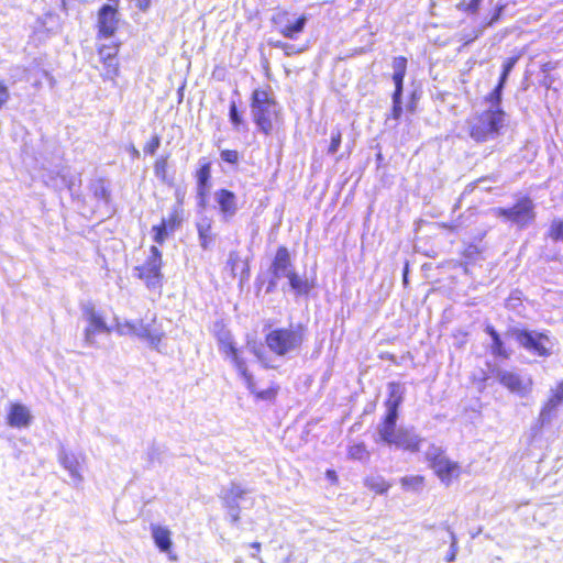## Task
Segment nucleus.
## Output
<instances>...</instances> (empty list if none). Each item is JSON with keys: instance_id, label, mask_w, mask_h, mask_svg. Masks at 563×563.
<instances>
[{"instance_id": "f257e3e1", "label": "nucleus", "mask_w": 563, "mask_h": 563, "mask_svg": "<svg viewBox=\"0 0 563 563\" xmlns=\"http://www.w3.org/2000/svg\"><path fill=\"white\" fill-rule=\"evenodd\" d=\"M252 119L263 135H271L282 123V110L269 84L255 88L250 96Z\"/></svg>"}, {"instance_id": "f03ea898", "label": "nucleus", "mask_w": 563, "mask_h": 563, "mask_svg": "<svg viewBox=\"0 0 563 563\" xmlns=\"http://www.w3.org/2000/svg\"><path fill=\"white\" fill-rule=\"evenodd\" d=\"M506 112L503 108H488L466 119L468 136L478 144L498 137L506 125Z\"/></svg>"}, {"instance_id": "7ed1b4c3", "label": "nucleus", "mask_w": 563, "mask_h": 563, "mask_svg": "<svg viewBox=\"0 0 563 563\" xmlns=\"http://www.w3.org/2000/svg\"><path fill=\"white\" fill-rule=\"evenodd\" d=\"M220 350L231 360L240 376L244 380L246 388L256 400L275 401L279 393V385L272 383L268 388L258 390L254 377L247 369L245 360L241 356L239 349L230 333L218 335Z\"/></svg>"}, {"instance_id": "20e7f679", "label": "nucleus", "mask_w": 563, "mask_h": 563, "mask_svg": "<svg viewBox=\"0 0 563 563\" xmlns=\"http://www.w3.org/2000/svg\"><path fill=\"white\" fill-rule=\"evenodd\" d=\"M307 327L302 323L271 329L264 336L267 349L276 356H286L299 350L306 340Z\"/></svg>"}, {"instance_id": "39448f33", "label": "nucleus", "mask_w": 563, "mask_h": 563, "mask_svg": "<svg viewBox=\"0 0 563 563\" xmlns=\"http://www.w3.org/2000/svg\"><path fill=\"white\" fill-rule=\"evenodd\" d=\"M163 254L158 246L150 247V255L144 263L134 267L135 276L144 283L147 289L162 291L164 286Z\"/></svg>"}, {"instance_id": "423d86ee", "label": "nucleus", "mask_w": 563, "mask_h": 563, "mask_svg": "<svg viewBox=\"0 0 563 563\" xmlns=\"http://www.w3.org/2000/svg\"><path fill=\"white\" fill-rule=\"evenodd\" d=\"M496 217L523 229L536 220L534 203L529 196H522L511 207H499L494 210Z\"/></svg>"}, {"instance_id": "0eeeda50", "label": "nucleus", "mask_w": 563, "mask_h": 563, "mask_svg": "<svg viewBox=\"0 0 563 563\" xmlns=\"http://www.w3.org/2000/svg\"><path fill=\"white\" fill-rule=\"evenodd\" d=\"M274 29L284 37L297 40L303 33L308 18L289 9H278L272 16Z\"/></svg>"}, {"instance_id": "6e6552de", "label": "nucleus", "mask_w": 563, "mask_h": 563, "mask_svg": "<svg viewBox=\"0 0 563 563\" xmlns=\"http://www.w3.org/2000/svg\"><path fill=\"white\" fill-rule=\"evenodd\" d=\"M512 335L519 345L527 351L534 353L541 357H548L551 355V349L547 346L550 342V338L545 332H532L526 329H510L508 331Z\"/></svg>"}, {"instance_id": "1a4fd4ad", "label": "nucleus", "mask_w": 563, "mask_h": 563, "mask_svg": "<svg viewBox=\"0 0 563 563\" xmlns=\"http://www.w3.org/2000/svg\"><path fill=\"white\" fill-rule=\"evenodd\" d=\"M429 466L433 470L437 477L446 486L462 474L460 463L445 456L443 450L437 449L432 454L427 456Z\"/></svg>"}, {"instance_id": "9d476101", "label": "nucleus", "mask_w": 563, "mask_h": 563, "mask_svg": "<svg viewBox=\"0 0 563 563\" xmlns=\"http://www.w3.org/2000/svg\"><path fill=\"white\" fill-rule=\"evenodd\" d=\"M120 41H110L108 43H101L97 46L99 60L103 67V73L101 74V76L104 80L114 81L120 74Z\"/></svg>"}, {"instance_id": "9b49d317", "label": "nucleus", "mask_w": 563, "mask_h": 563, "mask_svg": "<svg viewBox=\"0 0 563 563\" xmlns=\"http://www.w3.org/2000/svg\"><path fill=\"white\" fill-rule=\"evenodd\" d=\"M183 221L184 209L179 203L172 209L168 217L162 218L157 224L152 227L153 241L158 245H163L181 227Z\"/></svg>"}, {"instance_id": "f8f14e48", "label": "nucleus", "mask_w": 563, "mask_h": 563, "mask_svg": "<svg viewBox=\"0 0 563 563\" xmlns=\"http://www.w3.org/2000/svg\"><path fill=\"white\" fill-rule=\"evenodd\" d=\"M498 382L509 393L519 397L529 396L533 388V379L530 376L523 377L512 371L499 372Z\"/></svg>"}, {"instance_id": "ddd939ff", "label": "nucleus", "mask_w": 563, "mask_h": 563, "mask_svg": "<svg viewBox=\"0 0 563 563\" xmlns=\"http://www.w3.org/2000/svg\"><path fill=\"white\" fill-rule=\"evenodd\" d=\"M119 26L118 9L110 4L102 5L98 11L97 38H108L114 35Z\"/></svg>"}, {"instance_id": "4468645a", "label": "nucleus", "mask_w": 563, "mask_h": 563, "mask_svg": "<svg viewBox=\"0 0 563 563\" xmlns=\"http://www.w3.org/2000/svg\"><path fill=\"white\" fill-rule=\"evenodd\" d=\"M84 316L87 321V327L84 331L85 342L92 344L93 338L98 333H110L111 328L107 325L102 314L98 312L93 306H86L84 308Z\"/></svg>"}, {"instance_id": "2eb2a0df", "label": "nucleus", "mask_w": 563, "mask_h": 563, "mask_svg": "<svg viewBox=\"0 0 563 563\" xmlns=\"http://www.w3.org/2000/svg\"><path fill=\"white\" fill-rule=\"evenodd\" d=\"M200 165L195 170V179H196V189H197V198L199 200L200 206H205L207 202V198L210 189V180H211V162L202 157L200 158Z\"/></svg>"}, {"instance_id": "dca6fc26", "label": "nucleus", "mask_w": 563, "mask_h": 563, "mask_svg": "<svg viewBox=\"0 0 563 563\" xmlns=\"http://www.w3.org/2000/svg\"><path fill=\"white\" fill-rule=\"evenodd\" d=\"M121 333L133 334L137 338L144 339L148 341L152 345H158L163 338V332L151 324H143L142 321L135 322H125L120 327L119 330Z\"/></svg>"}, {"instance_id": "f3484780", "label": "nucleus", "mask_w": 563, "mask_h": 563, "mask_svg": "<svg viewBox=\"0 0 563 563\" xmlns=\"http://www.w3.org/2000/svg\"><path fill=\"white\" fill-rule=\"evenodd\" d=\"M295 269L290 252L285 245L276 249L275 255L271 263V273L275 278L285 277L289 272Z\"/></svg>"}, {"instance_id": "a211bd4d", "label": "nucleus", "mask_w": 563, "mask_h": 563, "mask_svg": "<svg viewBox=\"0 0 563 563\" xmlns=\"http://www.w3.org/2000/svg\"><path fill=\"white\" fill-rule=\"evenodd\" d=\"M422 440L416 435L410 429L399 428L397 434L388 443L401 450L409 452H418L420 450Z\"/></svg>"}, {"instance_id": "6ab92c4d", "label": "nucleus", "mask_w": 563, "mask_h": 563, "mask_svg": "<svg viewBox=\"0 0 563 563\" xmlns=\"http://www.w3.org/2000/svg\"><path fill=\"white\" fill-rule=\"evenodd\" d=\"M32 416L29 409L19 402L11 404L7 415V423L13 428H25L31 423Z\"/></svg>"}, {"instance_id": "aec40b11", "label": "nucleus", "mask_w": 563, "mask_h": 563, "mask_svg": "<svg viewBox=\"0 0 563 563\" xmlns=\"http://www.w3.org/2000/svg\"><path fill=\"white\" fill-rule=\"evenodd\" d=\"M399 412L386 411L382 418L378 427V433L383 442L389 443L391 439L397 434L399 428H397Z\"/></svg>"}, {"instance_id": "412c9836", "label": "nucleus", "mask_w": 563, "mask_h": 563, "mask_svg": "<svg viewBox=\"0 0 563 563\" xmlns=\"http://www.w3.org/2000/svg\"><path fill=\"white\" fill-rule=\"evenodd\" d=\"M216 200L219 206L220 212L224 217H233L238 210L236 196L229 189H219L216 192Z\"/></svg>"}, {"instance_id": "4be33fe9", "label": "nucleus", "mask_w": 563, "mask_h": 563, "mask_svg": "<svg viewBox=\"0 0 563 563\" xmlns=\"http://www.w3.org/2000/svg\"><path fill=\"white\" fill-rule=\"evenodd\" d=\"M387 388L388 394L384 401L386 411L399 412V408L404 401V387L399 382H389Z\"/></svg>"}, {"instance_id": "5701e85b", "label": "nucleus", "mask_w": 563, "mask_h": 563, "mask_svg": "<svg viewBox=\"0 0 563 563\" xmlns=\"http://www.w3.org/2000/svg\"><path fill=\"white\" fill-rule=\"evenodd\" d=\"M563 404V380L558 382L553 388H551L548 399L541 408V417H551L559 406Z\"/></svg>"}, {"instance_id": "b1692460", "label": "nucleus", "mask_w": 563, "mask_h": 563, "mask_svg": "<svg viewBox=\"0 0 563 563\" xmlns=\"http://www.w3.org/2000/svg\"><path fill=\"white\" fill-rule=\"evenodd\" d=\"M485 332L490 336L492 339V345L490 351L492 354L496 357L500 358H509L511 355V350L508 349L504 341L501 340L500 334L497 332V330L492 324H487L485 327Z\"/></svg>"}, {"instance_id": "393cba45", "label": "nucleus", "mask_w": 563, "mask_h": 563, "mask_svg": "<svg viewBox=\"0 0 563 563\" xmlns=\"http://www.w3.org/2000/svg\"><path fill=\"white\" fill-rule=\"evenodd\" d=\"M196 230L201 249L208 250L216 240V233L212 229V220L207 217L202 218L196 223Z\"/></svg>"}, {"instance_id": "a878e982", "label": "nucleus", "mask_w": 563, "mask_h": 563, "mask_svg": "<svg viewBox=\"0 0 563 563\" xmlns=\"http://www.w3.org/2000/svg\"><path fill=\"white\" fill-rule=\"evenodd\" d=\"M152 538L161 552L169 553L172 550V532L168 528L158 525L151 526Z\"/></svg>"}, {"instance_id": "bb28decb", "label": "nucleus", "mask_w": 563, "mask_h": 563, "mask_svg": "<svg viewBox=\"0 0 563 563\" xmlns=\"http://www.w3.org/2000/svg\"><path fill=\"white\" fill-rule=\"evenodd\" d=\"M285 277L288 279L291 290L298 296L308 295L313 287L312 283L300 277L295 269L289 272Z\"/></svg>"}, {"instance_id": "cd10ccee", "label": "nucleus", "mask_w": 563, "mask_h": 563, "mask_svg": "<svg viewBox=\"0 0 563 563\" xmlns=\"http://www.w3.org/2000/svg\"><path fill=\"white\" fill-rule=\"evenodd\" d=\"M364 485L376 495H385L391 487V484L382 476H367L364 478Z\"/></svg>"}, {"instance_id": "c85d7f7f", "label": "nucleus", "mask_w": 563, "mask_h": 563, "mask_svg": "<svg viewBox=\"0 0 563 563\" xmlns=\"http://www.w3.org/2000/svg\"><path fill=\"white\" fill-rule=\"evenodd\" d=\"M347 457L353 461H366L369 459V451L364 442H358L347 448Z\"/></svg>"}, {"instance_id": "c756f323", "label": "nucleus", "mask_w": 563, "mask_h": 563, "mask_svg": "<svg viewBox=\"0 0 563 563\" xmlns=\"http://www.w3.org/2000/svg\"><path fill=\"white\" fill-rule=\"evenodd\" d=\"M482 3L483 0H459L456 9L468 16H475L478 14Z\"/></svg>"}, {"instance_id": "7c9ffc66", "label": "nucleus", "mask_w": 563, "mask_h": 563, "mask_svg": "<svg viewBox=\"0 0 563 563\" xmlns=\"http://www.w3.org/2000/svg\"><path fill=\"white\" fill-rule=\"evenodd\" d=\"M271 45L275 48L283 51V53L287 57L301 54L307 49L306 45L298 46V45L289 44L287 42H282V41L271 42Z\"/></svg>"}, {"instance_id": "2f4dec72", "label": "nucleus", "mask_w": 563, "mask_h": 563, "mask_svg": "<svg viewBox=\"0 0 563 563\" xmlns=\"http://www.w3.org/2000/svg\"><path fill=\"white\" fill-rule=\"evenodd\" d=\"M547 238L552 242L563 241V218H555L551 221Z\"/></svg>"}, {"instance_id": "473e14b6", "label": "nucleus", "mask_w": 563, "mask_h": 563, "mask_svg": "<svg viewBox=\"0 0 563 563\" xmlns=\"http://www.w3.org/2000/svg\"><path fill=\"white\" fill-rule=\"evenodd\" d=\"M167 168V157H161L154 164V174L163 183L172 184V179L168 178Z\"/></svg>"}, {"instance_id": "72a5a7b5", "label": "nucleus", "mask_w": 563, "mask_h": 563, "mask_svg": "<svg viewBox=\"0 0 563 563\" xmlns=\"http://www.w3.org/2000/svg\"><path fill=\"white\" fill-rule=\"evenodd\" d=\"M229 119L230 122L235 130H240L242 125L245 124L244 118L242 113L239 111L236 102L231 101L229 107Z\"/></svg>"}, {"instance_id": "f704fd0d", "label": "nucleus", "mask_w": 563, "mask_h": 563, "mask_svg": "<svg viewBox=\"0 0 563 563\" xmlns=\"http://www.w3.org/2000/svg\"><path fill=\"white\" fill-rule=\"evenodd\" d=\"M408 60L405 56H398L393 59L394 74L393 78L405 79L407 73Z\"/></svg>"}, {"instance_id": "c9c22d12", "label": "nucleus", "mask_w": 563, "mask_h": 563, "mask_svg": "<svg viewBox=\"0 0 563 563\" xmlns=\"http://www.w3.org/2000/svg\"><path fill=\"white\" fill-rule=\"evenodd\" d=\"M505 3L496 4L488 13V16L484 20L482 26L488 27L497 23L501 16L503 11L505 10Z\"/></svg>"}, {"instance_id": "e433bc0d", "label": "nucleus", "mask_w": 563, "mask_h": 563, "mask_svg": "<svg viewBox=\"0 0 563 563\" xmlns=\"http://www.w3.org/2000/svg\"><path fill=\"white\" fill-rule=\"evenodd\" d=\"M504 87V85L497 82L494 89L485 97V100L492 104L490 108H501L500 103Z\"/></svg>"}, {"instance_id": "4c0bfd02", "label": "nucleus", "mask_w": 563, "mask_h": 563, "mask_svg": "<svg viewBox=\"0 0 563 563\" xmlns=\"http://www.w3.org/2000/svg\"><path fill=\"white\" fill-rule=\"evenodd\" d=\"M518 59H519V56L517 55V56H511L504 62L501 74L498 79V82L500 85H504V86L506 85L508 76H509L510 71L512 70V68L515 67V65L517 64Z\"/></svg>"}, {"instance_id": "58836bf2", "label": "nucleus", "mask_w": 563, "mask_h": 563, "mask_svg": "<svg viewBox=\"0 0 563 563\" xmlns=\"http://www.w3.org/2000/svg\"><path fill=\"white\" fill-rule=\"evenodd\" d=\"M423 483L424 477L422 475H411L400 478V484L405 489H417L421 487Z\"/></svg>"}, {"instance_id": "ea45409f", "label": "nucleus", "mask_w": 563, "mask_h": 563, "mask_svg": "<svg viewBox=\"0 0 563 563\" xmlns=\"http://www.w3.org/2000/svg\"><path fill=\"white\" fill-rule=\"evenodd\" d=\"M246 490L238 484H231L225 494L221 498L228 499V501H239L244 498Z\"/></svg>"}, {"instance_id": "a19ab883", "label": "nucleus", "mask_w": 563, "mask_h": 563, "mask_svg": "<svg viewBox=\"0 0 563 563\" xmlns=\"http://www.w3.org/2000/svg\"><path fill=\"white\" fill-rule=\"evenodd\" d=\"M222 503H223L224 508L231 514L232 520L235 522L239 521L240 520L239 501H235V500L228 501V499L222 498Z\"/></svg>"}, {"instance_id": "79ce46f5", "label": "nucleus", "mask_w": 563, "mask_h": 563, "mask_svg": "<svg viewBox=\"0 0 563 563\" xmlns=\"http://www.w3.org/2000/svg\"><path fill=\"white\" fill-rule=\"evenodd\" d=\"M220 157L225 163L236 165L240 159V154L236 150L225 148L220 152Z\"/></svg>"}, {"instance_id": "37998d69", "label": "nucleus", "mask_w": 563, "mask_h": 563, "mask_svg": "<svg viewBox=\"0 0 563 563\" xmlns=\"http://www.w3.org/2000/svg\"><path fill=\"white\" fill-rule=\"evenodd\" d=\"M342 143V132L340 129H338L335 132L332 133L331 142L328 147L329 154H334L338 152Z\"/></svg>"}, {"instance_id": "c03bdc74", "label": "nucleus", "mask_w": 563, "mask_h": 563, "mask_svg": "<svg viewBox=\"0 0 563 563\" xmlns=\"http://www.w3.org/2000/svg\"><path fill=\"white\" fill-rule=\"evenodd\" d=\"M481 249L475 244H468L462 252V256L470 263L478 257Z\"/></svg>"}, {"instance_id": "a18cd8bd", "label": "nucleus", "mask_w": 563, "mask_h": 563, "mask_svg": "<svg viewBox=\"0 0 563 563\" xmlns=\"http://www.w3.org/2000/svg\"><path fill=\"white\" fill-rule=\"evenodd\" d=\"M64 466L69 471L71 476L76 479H81L80 465L75 459L66 460Z\"/></svg>"}, {"instance_id": "49530a36", "label": "nucleus", "mask_w": 563, "mask_h": 563, "mask_svg": "<svg viewBox=\"0 0 563 563\" xmlns=\"http://www.w3.org/2000/svg\"><path fill=\"white\" fill-rule=\"evenodd\" d=\"M161 145V137L158 135L152 136L148 142L144 145V152L153 155Z\"/></svg>"}, {"instance_id": "de8ad7c7", "label": "nucleus", "mask_w": 563, "mask_h": 563, "mask_svg": "<svg viewBox=\"0 0 563 563\" xmlns=\"http://www.w3.org/2000/svg\"><path fill=\"white\" fill-rule=\"evenodd\" d=\"M404 80L405 79L399 80L398 78H393L395 89L391 95V100L401 101V96L404 91Z\"/></svg>"}, {"instance_id": "09e8293b", "label": "nucleus", "mask_w": 563, "mask_h": 563, "mask_svg": "<svg viewBox=\"0 0 563 563\" xmlns=\"http://www.w3.org/2000/svg\"><path fill=\"white\" fill-rule=\"evenodd\" d=\"M254 354L257 361L261 363L262 367L269 369L275 368L274 365L271 364V358L262 351H254Z\"/></svg>"}, {"instance_id": "8fccbe9b", "label": "nucleus", "mask_w": 563, "mask_h": 563, "mask_svg": "<svg viewBox=\"0 0 563 563\" xmlns=\"http://www.w3.org/2000/svg\"><path fill=\"white\" fill-rule=\"evenodd\" d=\"M391 101H393V107L390 110V117L394 120H399L402 114L401 101H397V100H391Z\"/></svg>"}, {"instance_id": "3c124183", "label": "nucleus", "mask_w": 563, "mask_h": 563, "mask_svg": "<svg viewBox=\"0 0 563 563\" xmlns=\"http://www.w3.org/2000/svg\"><path fill=\"white\" fill-rule=\"evenodd\" d=\"M9 99V91L7 86L0 81V109L7 103Z\"/></svg>"}, {"instance_id": "603ef678", "label": "nucleus", "mask_w": 563, "mask_h": 563, "mask_svg": "<svg viewBox=\"0 0 563 563\" xmlns=\"http://www.w3.org/2000/svg\"><path fill=\"white\" fill-rule=\"evenodd\" d=\"M139 10L145 12L151 7L152 0H133Z\"/></svg>"}, {"instance_id": "864d4df0", "label": "nucleus", "mask_w": 563, "mask_h": 563, "mask_svg": "<svg viewBox=\"0 0 563 563\" xmlns=\"http://www.w3.org/2000/svg\"><path fill=\"white\" fill-rule=\"evenodd\" d=\"M325 477L334 485L339 483V476L336 472L332 468L325 471Z\"/></svg>"}, {"instance_id": "5fc2aeb1", "label": "nucleus", "mask_w": 563, "mask_h": 563, "mask_svg": "<svg viewBox=\"0 0 563 563\" xmlns=\"http://www.w3.org/2000/svg\"><path fill=\"white\" fill-rule=\"evenodd\" d=\"M456 551H457L456 541L453 540L452 545H451V550H450L449 554L446 555L445 561L446 562H453L455 560V556H456Z\"/></svg>"}, {"instance_id": "6e6d98bb", "label": "nucleus", "mask_w": 563, "mask_h": 563, "mask_svg": "<svg viewBox=\"0 0 563 563\" xmlns=\"http://www.w3.org/2000/svg\"><path fill=\"white\" fill-rule=\"evenodd\" d=\"M481 34H482V30H474L472 35L464 40V44L467 45V44L474 42L476 38L479 37Z\"/></svg>"}, {"instance_id": "4d7b16f0", "label": "nucleus", "mask_w": 563, "mask_h": 563, "mask_svg": "<svg viewBox=\"0 0 563 563\" xmlns=\"http://www.w3.org/2000/svg\"><path fill=\"white\" fill-rule=\"evenodd\" d=\"M236 262H238V256L235 254H231L228 260V265L230 266L231 271L235 269Z\"/></svg>"}, {"instance_id": "13d9d810", "label": "nucleus", "mask_w": 563, "mask_h": 563, "mask_svg": "<svg viewBox=\"0 0 563 563\" xmlns=\"http://www.w3.org/2000/svg\"><path fill=\"white\" fill-rule=\"evenodd\" d=\"M402 282L405 286L408 284V268L406 267L402 274Z\"/></svg>"}, {"instance_id": "bf43d9fd", "label": "nucleus", "mask_w": 563, "mask_h": 563, "mask_svg": "<svg viewBox=\"0 0 563 563\" xmlns=\"http://www.w3.org/2000/svg\"><path fill=\"white\" fill-rule=\"evenodd\" d=\"M251 548H253L254 550H256L257 552L261 551V543L260 542H252L250 544Z\"/></svg>"}, {"instance_id": "052dcab7", "label": "nucleus", "mask_w": 563, "mask_h": 563, "mask_svg": "<svg viewBox=\"0 0 563 563\" xmlns=\"http://www.w3.org/2000/svg\"><path fill=\"white\" fill-rule=\"evenodd\" d=\"M275 280H271L269 286L267 288V292H271L275 288Z\"/></svg>"}, {"instance_id": "680f3d73", "label": "nucleus", "mask_w": 563, "mask_h": 563, "mask_svg": "<svg viewBox=\"0 0 563 563\" xmlns=\"http://www.w3.org/2000/svg\"><path fill=\"white\" fill-rule=\"evenodd\" d=\"M408 109H409V111L415 112V110H416V106H415V103H413V102H412V103H410V104L408 106Z\"/></svg>"}, {"instance_id": "e2e57ef3", "label": "nucleus", "mask_w": 563, "mask_h": 563, "mask_svg": "<svg viewBox=\"0 0 563 563\" xmlns=\"http://www.w3.org/2000/svg\"><path fill=\"white\" fill-rule=\"evenodd\" d=\"M444 227H445V229H449V230H451V231H454V230H455V228H454L453 225H446V224H444Z\"/></svg>"}, {"instance_id": "0e129e2a", "label": "nucleus", "mask_w": 563, "mask_h": 563, "mask_svg": "<svg viewBox=\"0 0 563 563\" xmlns=\"http://www.w3.org/2000/svg\"><path fill=\"white\" fill-rule=\"evenodd\" d=\"M139 155H140L139 151L134 147V156L137 157Z\"/></svg>"}]
</instances>
